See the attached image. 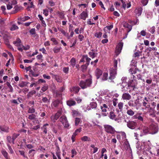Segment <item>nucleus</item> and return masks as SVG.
<instances>
[{
	"label": "nucleus",
	"mask_w": 159,
	"mask_h": 159,
	"mask_svg": "<svg viewBox=\"0 0 159 159\" xmlns=\"http://www.w3.org/2000/svg\"><path fill=\"white\" fill-rule=\"evenodd\" d=\"M105 131L107 133L111 134H114L116 132L115 128L109 125H104Z\"/></svg>",
	"instance_id": "obj_3"
},
{
	"label": "nucleus",
	"mask_w": 159,
	"mask_h": 159,
	"mask_svg": "<svg viewBox=\"0 0 159 159\" xmlns=\"http://www.w3.org/2000/svg\"><path fill=\"white\" fill-rule=\"evenodd\" d=\"M90 105V107L93 109L96 108L97 107V104L96 102H91Z\"/></svg>",
	"instance_id": "obj_41"
},
{
	"label": "nucleus",
	"mask_w": 159,
	"mask_h": 159,
	"mask_svg": "<svg viewBox=\"0 0 159 159\" xmlns=\"http://www.w3.org/2000/svg\"><path fill=\"white\" fill-rule=\"evenodd\" d=\"M42 101L44 103H49L50 102V99H48L46 97H42Z\"/></svg>",
	"instance_id": "obj_32"
},
{
	"label": "nucleus",
	"mask_w": 159,
	"mask_h": 159,
	"mask_svg": "<svg viewBox=\"0 0 159 159\" xmlns=\"http://www.w3.org/2000/svg\"><path fill=\"white\" fill-rule=\"evenodd\" d=\"M80 113L77 111L75 110L72 111V115L73 116H80Z\"/></svg>",
	"instance_id": "obj_28"
},
{
	"label": "nucleus",
	"mask_w": 159,
	"mask_h": 159,
	"mask_svg": "<svg viewBox=\"0 0 159 159\" xmlns=\"http://www.w3.org/2000/svg\"><path fill=\"white\" fill-rule=\"evenodd\" d=\"M102 33L101 32H96L94 34V36L97 38H99L102 36Z\"/></svg>",
	"instance_id": "obj_43"
},
{
	"label": "nucleus",
	"mask_w": 159,
	"mask_h": 159,
	"mask_svg": "<svg viewBox=\"0 0 159 159\" xmlns=\"http://www.w3.org/2000/svg\"><path fill=\"white\" fill-rule=\"evenodd\" d=\"M148 2V0H141V3L144 6H146Z\"/></svg>",
	"instance_id": "obj_46"
},
{
	"label": "nucleus",
	"mask_w": 159,
	"mask_h": 159,
	"mask_svg": "<svg viewBox=\"0 0 159 159\" xmlns=\"http://www.w3.org/2000/svg\"><path fill=\"white\" fill-rule=\"evenodd\" d=\"M101 109L102 112H105L107 111V109H108L109 108L106 104H104L102 106H101Z\"/></svg>",
	"instance_id": "obj_22"
},
{
	"label": "nucleus",
	"mask_w": 159,
	"mask_h": 159,
	"mask_svg": "<svg viewBox=\"0 0 159 159\" xmlns=\"http://www.w3.org/2000/svg\"><path fill=\"white\" fill-rule=\"evenodd\" d=\"M71 152L72 153L71 157L73 158L76 155L77 153V152L75 151V149H72L71 150Z\"/></svg>",
	"instance_id": "obj_45"
},
{
	"label": "nucleus",
	"mask_w": 159,
	"mask_h": 159,
	"mask_svg": "<svg viewBox=\"0 0 159 159\" xmlns=\"http://www.w3.org/2000/svg\"><path fill=\"white\" fill-rule=\"evenodd\" d=\"M43 56L41 54L38 55L36 56V58L39 62H41L43 61Z\"/></svg>",
	"instance_id": "obj_30"
},
{
	"label": "nucleus",
	"mask_w": 159,
	"mask_h": 159,
	"mask_svg": "<svg viewBox=\"0 0 159 159\" xmlns=\"http://www.w3.org/2000/svg\"><path fill=\"white\" fill-rule=\"evenodd\" d=\"M136 122L133 121L129 120L127 122V127L132 129H134L136 126Z\"/></svg>",
	"instance_id": "obj_7"
},
{
	"label": "nucleus",
	"mask_w": 159,
	"mask_h": 159,
	"mask_svg": "<svg viewBox=\"0 0 159 159\" xmlns=\"http://www.w3.org/2000/svg\"><path fill=\"white\" fill-rule=\"evenodd\" d=\"M69 70V68L68 67H64L63 68V71L65 73H67Z\"/></svg>",
	"instance_id": "obj_63"
},
{
	"label": "nucleus",
	"mask_w": 159,
	"mask_h": 159,
	"mask_svg": "<svg viewBox=\"0 0 159 159\" xmlns=\"http://www.w3.org/2000/svg\"><path fill=\"white\" fill-rule=\"evenodd\" d=\"M93 50H91L90 51H89L88 52V54L89 56L90 57L92 58V59L94 58L97 56V55L98 53H95L93 52Z\"/></svg>",
	"instance_id": "obj_16"
},
{
	"label": "nucleus",
	"mask_w": 159,
	"mask_h": 159,
	"mask_svg": "<svg viewBox=\"0 0 159 159\" xmlns=\"http://www.w3.org/2000/svg\"><path fill=\"white\" fill-rule=\"evenodd\" d=\"M127 113L128 115L131 116L134 115V112L131 109H129L127 111Z\"/></svg>",
	"instance_id": "obj_34"
},
{
	"label": "nucleus",
	"mask_w": 159,
	"mask_h": 159,
	"mask_svg": "<svg viewBox=\"0 0 159 159\" xmlns=\"http://www.w3.org/2000/svg\"><path fill=\"white\" fill-rule=\"evenodd\" d=\"M81 139L82 141L84 142L90 141L91 140L90 138L87 136H84L81 138Z\"/></svg>",
	"instance_id": "obj_21"
},
{
	"label": "nucleus",
	"mask_w": 159,
	"mask_h": 159,
	"mask_svg": "<svg viewBox=\"0 0 159 159\" xmlns=\"http://www.w3.org/2000/svg\"><path fill=\"white\" fill-rule=\"evenodd\" d=\"M75 99L76 100V101L78 103H80L82 102V100L81 98L79 97H78L76 98H75Z\"/></svg>",
	"instance_id": "obj_53"
},
{
	"label": "nucleus",
	"mask_w": 159,
	"mask_h": 159,
	"mask_svg": "<svg viewBox=\"0 0 159 159\" xmlns=\"http://www.w3.org/2000/svg\"><path fill=\"white\" fill-rule=\"evenodd\" d=\"M88 65H87V64H84L83 65L81 66V70L83 72H84L85 71L87 68V66Z\"/></svg>",
	"instance_id": "obj_31"
},
{
	"label": "nucleus",
	"mask_w": 159,
	"mask_h": 159,
	"mask_svg": "<svg viewBox=\"0 0 159 159\" xmlns=\"http://www.w3.org/2000/svg\"><path fill=\"white\" fill-rule=\"evenodd\" d=\"M116 70L117 69H115L113 67L110 68L109 69L110 76L108 78L109 79L112 80L115 78L117 74Z\"/></svg>",
	"instance_id": "obj_4"
},
{
	"label": "nucleus",
	"mask_w": 159,
	"mask_h": 159,
	"mask_svg": "<svg viewBox=\"0 0 159 159\" xmlns=\"http://www.w3.org/2000/svg\"><path fill=\"white\" fill-rule=\"evenodd\" d=\"M143 10L142 7H138L135 9L134 11V12L137 16H139L142 14Z\"/></svg>",
	"instance_id": "obj_8"
},
{
	"label": "nucleus",
	"mask_w": 159,
	"mask_h": 159,
	"mask_svg": "<svg viewBox=\"0 0 159 159\" xmlns=\"http://www.w3.org/2000/svg\"><path fill=\"white\" fill-rule=\"evenodd\" d=\"M61 49V47H55L53 48V50L54 53H57L59 52L60 51Z\"/></svg>",
	"instance_id": "obj_29"
},
{
	"label": "nucleus",
	"mask_w": 159,
	"mask_h": 159,
	"mask_svg": "<svg viewBox=\"0 0 159 159\" xmlns=\"http://www.w3.org/2000/svg\"><path fill=\"white\" fill-rule=\"evenodd\" d=\"M60 101L58 100H56L54 101L52 104L53 106L55 107H58L60 103Z\"/></svg>",
	"instance_id": "obj_20"
},
{
	"label": "nucleus",
	"mask_w": 159,
	"mask_h": 159,
	"mask_svg": "<svg viewBox=\"0 0 159 159\" xmlns=\"http://www.w3.org/2000/svg\"><path fill=\"white\" fill-rule=\"evenodd\" d=\"M123 45V43L120 42L116 46L115 50V53L116 55L118 56L121 52Z\"/></svg>",
	"instance_id": "obj_6"
},
{
	"label": "nucleus",
	"mask_w": 159,
	"mask_h": 159,
	"mask_svg": "<svg viewBox=\"0 0 159 159\" xmlns=\"http://www.w3.org/2000/svg\"><path fill=\"white\" fill-rule=\"evenodd\" d=\"M114 63V68L117 69V61L116 60H115L113 61Z\"/></svg>",
	"instance_id": "obj_61"
},
{
	"label": "nucleus",
	"mask_w": 159,
	"mask_h": 159,
	"mask_svg": "<svg viewBox=\"0 0 159 159\" xmlns=\"http://www.w3.org/2000/svg\"><path fill=\"white\" fill-rule=\"evenodd\" d=\"M123 103L120 102L118 104V107L120 111H122L123 110Z\"/></svg>",
	"instance_id": "obj_33"
},
{
	"label": "nucleus",
	"mask_w": 159,
	"mask_h": 159,
	"mask_svg": "<svg viewBox=\"0 0 159 159\" xmlns=\"http://www.w3.org/2000/svg\"><path fill=\"white\" fill-rule=\"evenodd\" d=\"M135 118L138 119L139 120L141 121H143V118L141 116L139 115H136L134 116Z\"/></svg>",
	"instance_id": "obj_38"
},
{
	"label": "nucleus",
	"mask_w": 159,
	"mask_h": 159,
	"mask_svg": "<svg viewBox=\"0 0 159 159\" xmlns=\"http://www.w3.org/2000/svg\"><path fill=\"white\" fill-rule=\"evenodd\" d=\"M128 103L130 107H133L134 106V104L133 101H129L128 102Z\"/></svg>",
	"instance_id": "obj_64"
},
{
	"label": "nucleus",
	"mask_w": 159,
	"mask_h": 159,
	"mask_svg": "<svg viewBox=\"0 0 159 159\" xmlns=\"http://www.w3.org/2000/svg\"><path fill=\"white\" fill-rule=\"evenodd\" d=\"M20 134H15L14 133L13 134L12 136V144H14V141L15 139L17 138L19 136Z\"/></svg>",
	"instance_id": "obj_25"
},
{
	"label": "nucleus",
	"mask_w": 159,
	"mask_h": 159,
	"mask_svg": "<svg viewBox=\"0 0 159 159\" xmlns=\"http://www.w3.org/2000/svg\"><path fill=\"white\" fill-rule=\"evenodd\" d=\"M27 84L26 82L23 81L19 84L18 85L20 87L23 88L26 86Z\"/></svg>",
	"instance_id": "obj_39"
},
{
	"label": "nucleus",
	"mask_w": 159,
	"mask_h": 159,
	"mask_svg": "<svg viewBox=\"0 0 159 159\" xmlns=\"http://www.w3.org/2000/svg\"><path fill=\"white\" fill-rule=\"evenodd\" d=\"M1 152L4 157L6 159H9L10 158L8 156V154L7 151L4 149H3L1 151Z\"/></svg>",
	"instance_id": "obj_18"
},
{
	"label": "nucleus",
	"mask_w": 159,
	"mask_h": 159,
	"mask_svg": "<svg viewBox=\"0 0 159 159\" xmlns=\"http://www.w3.org/2000/svg\"><path fill=\"white\" fill-rule=\"evenodd\" d=\"M80 89V88L78 86H73L70 88V91L71 93L73 92L75 94H77Z\"/></svg>",
	"instance_id": "obj_10"
},
{
	"label": "nucleus",
	"mask_w": 159,
	"mask_h": 159,
	"mask_svg": "<svg viewBox=\"0 0 159 159\" xmlns=\"http://www.w3.org/2000/svg\"><path fill=\"white\" fill-rule=\"evenodd\" d=\"M70 65L72 67H74L76 64L75 59L74 57L72 58L70 60Z\"/></svg>",
	"instance_id": "obj_24"
},
{
	"label": "nucleus",
	"mask_w": 159,
	"mask_h": 159,
	"mask_svg": "<svg viewBox=\"0 0 159 159\" xmlns=\"http://www.w3.org/2000/svg\"><path fill=\"white\" fill-rule=\"evenodd\" d=\"M22 7H19L16 5L13 8V10L11 11V14H15L19 11L21 9H22Z\"/></svg>",
	"instance_id": "obj_14"
},
{
	"label": "nucleus",
	"mask_w": 159,
	"mask_h": 159,
	"mask_svg": "<svg viewBox=\"0 0 159 159\" xmlns=\"http://www.w3.org/2000/svg\"><path fill=\"white\" fill-rule=\"evenodd\" d=\"M79 16L80 19L85 20L88 17V14L86 11H83L80 13Z\"/></svg>",
	"instance_id": "obj_11"
},
{
	"label": "nucleus",
	"mask_w": 159,
	"mask_h": 159,
	"mask_svg": "<svg viewBox=\"0 0 159 159\" xmlns=\"http://www.w3.org/2000/svg\"><path fill=\"white\" fill-rule=\"evenodd\" d=\"M60 121L63 125L64 127L66 128H68L69 125L67 118L65 116H62L60 118Z\"/></svg>",
	"instance_id": "obj_5"
},
{
	"label": "nucleus",
	"mask_w": 159,
	"mask_h": 159,
	"mask_svg": "<svg viewBox=\"0 0 159 159\" xmlns=\"http://www.w3.org/2000/svg\"><path fill=\"white\" fill-rule=\"evenodd\" d=\"M66 104L68 106L70 107L75 105L76 102L73 98H70L67 101Z\"/></svg>",
	"instance_id": "obj_9"
},
{
	"label": "nucleus",
	"mask_w": 159,
	"mask_h": 159,
	"mask_svg": "<svg viewBox=\"0 0 159 159\" xmlns=\"http://www.w3.org/2000/svg\"><path fill=\"white\" fill-rule=\"evenodd\" d=\"M48 11L47 9H44L43 10V13L45 16H47L48 15Z\"/></svg>",
	"instance_id": "obj_59"
},
{
	"label": "nucleus",
	"mask_w": 159,
	"mask_h": 159,
	"mask_svg": "<svg viewBox=\"0 0 159 159\" xmlns=\"http://www.w3.org/2000/svg\"><path fill=\"white\" fill-rule=\"evenodd\" d=\"M50 40L52 41L55 45H57L58 44V42L56 40V38H51Z\"/></svg>",
	"instance_id": "obj_48"
},
{
	"label": "nucleus",
	"mask_w": 159,
	"mask_h": 159,
	"mask_svg": "<svg viewBox=\"0 0 159 159\" xmlns=\"http://www.w3.org/2000/svg\"><path fill=\"white\" fill-rule=\"evenodd\" d=\"M30 74L34 77H37L39 75L38 74L34 73L33 70H30Z\"/></svg>",
	"instance_id": "obj_54"
},
{
	"label": "nucleus",
	"mask_w": 159,
	"mask_h": 159,
	"mask_svg": "<svg viewBox=\"0 0 159 159\" xmlns=\"http://www.w3.org/2000/svg\"><path fill=\"white\" fill-rule=\"evenodd\" d=\"M109 116L111 119L113 120L116 117V115L113 111H111L109 113Z\"/></svg>",
	"instance_id": "obj_26"
},
{
	"label": "nucleus",
	"mask_w": 159,
	"mask_h": 159,
	"mask_svg": "<svg viewBox=\"0 0 159 159\" xmlns=\"http://www.w3.org/2000/svg\"><path fill=\"white\" fill-rule=\"evenodd\" d=\"M0 129L3 132L7 133L8 132L9 128L7 126L0 125Z\"/></svg>",
	"instance_id": "obj_19"
},
{
	"label": "nucleus",
	"mask_w": 159,
	"mask_h": 159,
	"mask_svg": "<svg viewBox=\"0 0 159 159\" xmlns=\"http://www.w3.org/2000/svg\"><path fill=\"white\" fill-rule=\"evenodd\" d=\"M21 41L19 38H17L15 41L13 42V43L17 47H19L21 46Z\"/></svg>",
	"instance_id": "obj_15"
},
{
	"label": "nucleus",
	"mask_w": 159,
	"mask_h": 159,
	"mask_svg": "<svg viewBox=\"0 0 159 159\" xmlns=\"http://www.w3.org/2000/svg\"><path fill=\"white\" fill-rule=\"evenodd\" d=\"M118 99L116 98H114L113 100V105L114 107H116L117 105V101H118Z\"/></svg>",
	"instance_id": "obj_56"
},
{
	"label": "nucleus",
	"mask_w": 159,
	"mask_h": 159,
	"mask_svg": "<svg viewBox=\"0 0 159 159\" xmlns=\"http://www.w3.org/2000/svg\"><path fill=\"white\" fill-rule=\"evenodd\" d=\"M81 121L80 118H76L75 119V125L76 126L78 125Z\"/></svg>",
	"instance_id": "obj_49"
},
{
	"label": "nucleus",
	"mask_w": 159,
	"mask_h": 159,
	"mask_svg": "<svg viewBox=\"0 0 159 159\" xmlns=\"http://www.w3.org/2000/svg\"><path fill=\"white\" fill-rule=\"evenodd\" d=\"M92 84V80L91 78L87 79L85 81L81 80L79 83V85L82 89H86L91 86Z\"/></svg>",
	"instance_id": "obj_1"
},
{
	"label": "nucleus",
	"mask_w": 159,
	"mask_h": 159,
	"mask_svg": "<svg viewBox=\"0 0 159 159\" xmlns=\"http://www.w3.org/2000/svg\"><path fill=\"white\" fill-rule=\"evenodd\" d=\"M155 27L154 26H153L152 27H151L150 29L149 30V31L152 34H153L155 32Z\"/></svg>",
	"instance_id": "obj_51"
},
{
	"label": "nucleus",
	"mask_w": 159,
	"mask_h": 159,
	"mask_svg": "<svg viewBox=\"0 0 159 159\" xmlns=\"http://www.w3.org/2000/svg\"><path fill=\"white\" fill-rule=\"evenodd\" d=\"M48 88V85L47 84H45L44 86L42 87L41 89V91H42V92H44L47 90Z\"/></svg>",
	"instance_id": "obj_37"
},
{
	"label": "nucleus",
	"mask_w": 159,
	"mask_h": 159,
	"mask_svg": "<svg viewBox=\"0 0 159 159\" xmlns=\"http://www.w3.org/2000/svg\"><path fill=\"white\" fill-rule=\"evenodd\" d=\"M122 98L124 100H129L131 98V96L129 93H125L122 94Z\"/></svg>",
	"instance_id": "obj_12"
},
{
	"label": "nucleus",
	"mask_w": 159,
	"mask_h": 159,
	"mask_svg": "<svg viewBox=\"0 0 159 159\" xmlns=\"http://www.w3.org/2000/svg\"><path fill=\"white\" fill-rule=\"evenodd\" d=\"M30 17L28 16H25L23 18H20V20L23 21H25L29 19Z\"/></svg>",
	"instance_id": "obj_47"
},
{
	"label": "nucleus",
	"mask_w": 159,
	"mask_h": 159,
	"mask_svg": "<svg viewBox=\"0 0 159 159\" xmlns=\"http://www.w3.org/2000/svg\"><path fill=\"white\" fill-rule=\"evenodd\" d=\"M127 78L126 77H123L121 78L122 84L126 83V81L127 80Z\"/></svg>",
	"instance_id": "obj_58"
},
{
	"label": "nucleus",
	"mask_w": 159,
	"mask_h": 159,
	"mask_svg": "<svg viewBox=\"0 0 159 159\" xmlns=\"http://www.w3.org/2000/svg\"><path fill=\"white\" fill-rule=\"evenodd\" d=\"M18 27L15 25L13 24L11 26L10 28V30L11 31H14L18 29Z\"/></svg>",
	"instance_id": "obj_35"
},
{
	"label": "nucleus",
	"mask_w": 159,
	"mask_h": 159,
	"mask_svg": "<svg viewBox=\"0 0 159 159\" xmlns=\"http://www.w3.org/2000/svg\"><path fill=\"white\" fill-rule=\"evenodd\" d=\"M53 77L57 82H61V77L58 75H53Z\"/></svg>",
	"instance_id": "obj_23"
},
{
	"label": "nucleus",
	"mask_w": 159,
	"mask_h": 159,
	"mask_svg": "<svg viewBox=\"0 0 159 159\" xmlns=\"http://www.w3.org/2000/svg\"><path fill=\"white\" fill-rule=\"evenodd\" d=\"M58 30L61 32L62 34H63L65 35L66 34V33L65 31L61 28H58Z\"/></svg>",
	"instance_id": "obj_57"
},
{
	"label": "nucleus",
	"mask_w": 159,
	"mask_h": 159,
	"mask_svg": "<svg viewBox=\"0 0 159 159\" xmlns=\"http://www.w3.org/2000/svg\"><path fill=\"white\" fill-rule=\"evenodd\" d=\"M0 25L2 26L5 25L4 20H3L0 19Z\"/></svg>",
	"instance_id": "obj_62"
},
{
	"label": "nucleus",
	"mask_w": 159,
	"mask_h": 159,
	"mask_svg": "<svg viewBox=\"0 0 159 159\" xmlns=\"http://www.w3.org/2000/svg\"><path fill=\"white\" fill-rule=\"evenodd\" d=\"M30 33L32 35H34L36 34L35 30L34 28L31 29L30 30Z\"/></svg>",
	"instance_id": "obj_55"
},
{
	"label": "nucleus",
	"mask_w": 159,
	"mask_h": 159,
	"mask_svg": "<svg viewBox=\"0 0 159 159\" xmlns=\"http://www.w3.org/2000/svg\"><path fill=\"white\" fill-rule=\"evenodd\" d=\"M108 74L106 72H104L103 74V77L102 78V80L103 81H105L107 80L108 78Z\"/></svg>",
	"instance_id": "obj_27"
},
{
	"label": "nucleus",
	"mask_w": 159,
	"mask_h": 159,
	"mask_svg": "<svg viewBox=\"0 0 159 159\" xmlns=\"http://www.w3.org/2000/svg\"><path fill=\"white\" fill-rule=\"evenodd\" d=\"M35 93L36 91H35L29 92L27 95V96L28 98H29L30 97H31L32 96H33L34 94H35Z\"/></svg>",
	"instance_id": "obj_44"
},
{
	"label": "nucleus",
	"mask_w": 159,
	"mask_h": 159,
	"mask_svg": "<svg viewBox=\"0 0 159 159\" xmlns=\"http://www.w3.org/2000/svg\"><path fill=\"white\" fill-rule=\"evenodd\" d=\"M133 80H130L127 83L128 87H131L133 88V89L135 87L136 85L133 82Z\"/></svg>",
	"instance_id": "obj_17"
},
{
	"label": "nucleus",
	"mask_w": 159,
	"mask_h": 159,
	"mask_svg": "<svg viewBox=\"0 0 159 159\" xmlns=\"http://www.w3.org/2000/svg\"><path fill=\"white\" fill-rule=\"evenodd\" d=\"M158 130V127L157 125L155 123H152L149 126L148 132L149 133L152 134L157 133Z\"/></svg>",
	"instance_id": "obj_2"
},
{
	"label": "nucleus",
	"mask_w": 159,
	"mask_h": 159,
	"mask_svg": "<svg viewBox=\"0 0 159 159\" xmlns=\"http://www.w3.org/2000/svg\"><path fill=\"white\" fill-rule=\"evenodd\" d=\"M36 116L34 114H32L29 115L28 118L30 120H35Z\"/></svg>",
	"instance_id": "obj_36"
},
{
	"label": "nucleus",
	"mask_w": 159,
	"mask_h": 159,
	"mask_svg": "<svg viewBox=\"0 0 159 159\" xmlns=\"http://www.w3.org/2000/svg\"><path fill=\"white\" fill-rule=\"evenodd\" d=\"M102 71L98 68H97L95 71V73L97 79H98L102 75Z\"/></svg>",
	"instance_id": "obj_13"
},
{
	"label": "nucleus",
	"mask_w": 159,
	"mask_h": 159,
	"mask_svg": "<svg viewBox=\"0 0 159 159\" xmlns=\"http://www.w3.org/2000/svg\"><path fill=\"white\" fill-rule=\"evenodd\" d=\"M1 10H2V12L3 14H6V13L5 12V11L6 10V7L4 6H2L1 7Z\"/></svg>",
	"instance_id": "obj_60"
},
{
	"label": "nucleus",
	"mask_w": 159,
	"mask_h": 159,
	"mask_svg": "<svg viewBox=\"0 0 159 159\" xmlns=\"http://www.w3.org/2000/svg\"><path fill=\"white\" fill-rule=\"evenodd\" d=\"M7 141L10 143H12V138L10 136H7Z\"/></svg>",
	"instance_id": "obj_52"
},
{
	"label": "nucleus",
	"mask_w": 159,
	"mask_h": 159,
	"mask_svg": "<svg viewBox=\"0 0 159 159\" xmlns=\"http://www.w3.org/2000/svg\"><path fill=\"white\" fill-rule=\"evenodd\" d=\"M8 149L9 150L10 152H9L11 154H12L14 153L13 151V149H12L10 145V144H7Z\"/></svg>",
	"instance_id": "obj_50"
},
{
	"label": "nucleus",
	"mask_w": 159,
	"mask_h": 159,
	"mask_svg": "<svg viewBox=\"0 0 159 159\" xmlns=\"http://www.w3.org/2000/svg\"><path fill=\"white\" fill-rule=\"evenodd\" d=\"M35 112V109L34 108L31 107H29L28 111V112L29 113L33 114Z\"/></svg>",
	"instance_id": "obj_42"
},
{
	"label": "nucleus",
	"mask_w": 159,
	"mask_h": 159,
	"mask_svg": "<svg viewBox=\"0 0 159 159\" xmlns=\"http://www.w3.org/2000/svg\"><path fill=\"white\" fill-rule=\"evenodd\" d=\"M85 59H86V64H87V65H89V64L91 60V58L89 57L88 55H85Z\"/></svg>",
	"instance_id": "obj_40"
}]
</instances>
